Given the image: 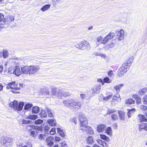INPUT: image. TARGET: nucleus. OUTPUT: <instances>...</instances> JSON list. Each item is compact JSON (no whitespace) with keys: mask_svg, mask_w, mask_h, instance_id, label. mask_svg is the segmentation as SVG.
<instances>
[{"mask_svg":"<svg viewBox=\"0 0 147 147\" xmlns=\"http://www.w3.org/2000/svg\"><path fill=\"white\" fill-rule=\"evenodd\" d=\"M139 97V96L137 94H134L132 96V98H133L134 99H135L136 100Z\"/></svg>","mask_w":147,"mask_h":147,"instance_id":"obj_61","label":"nucleus"},{"mask_svg":"<svg viewBox=\"0 0 147 147\" xmlns=\"http://www.w3.org/2000/svg\"><path fill=\"white\" fill-rule=\"evenodd\" d=\"M22 73L25 74L29 75V66H26L21 67Z\"/></svg>","mask_w":147,"mask_h":147,"instance_id":"obj_16","label":"nucleus"},{"mask_svg":"<svg viewBox=\"0 0 147 147\" xmlns=\"http://www.w3.org/2000/svg\"><path fill=\"white\" fill-rule=\"evenodd\" d=\"M97 141L98 144L102 145V142H103V141L99 139L97 140Z\"/></svg>","mask_w":147,"mask_h":147,"instance_id":"obj_63","label":"nucleus"},{"mask_svg":"<svg viewBox=\"0 0 147 147\" xmlns=\"http://www.w3.org/2000/svg\"><path fill=\"white\" fill-rule=\"evenodd\" d=\"M37 118V116L35 115H30L28 116L27 118L30 119H35Z\"/></svg>","mask_w":147,"mask_h":147,"instance_id":"obj_45","label":"nucleus"},{"mask_svg":"<svg viewBox=\"0 0 147 147\" xmlns=\"http://www.w3.org/2000/svg\"><path fill=\"white\" fill-rule=\"evenodd\" d=\"M6 19H4L3 15L2 13H0V21L2 22L4 21L5 22H6Z\"/></svg>","mask_w":147,"mask_h":147,"instance_id":"obj_47","label":"nucleus"},{"mask_svg":"<svg viewBox=\"0 0 147 147\" xmlns=\"http://www.w3.org/2000/svg\"><path fill=\"white\" fill-rule=\"evenodd\" d=\"M101 53L98 52H95L94 53V55L96 56H100Z\"/></svg>","mask_w":147,"mask_h":147,"instance_id":"obj_62","label":"nucleus"},{"mask_svg":"<svg viewBox=\"0 0 147 147\" xmlns=\"http://www.w3.org/2000/svg\"><path fill=\"white\" fill-rule=\"evenodd\" d=\"M39 115L41 117H45L47 116V112L45 110L42 109L39 113Z\"/></svg>","mask_w":147,"mask_h":147,"instance_id":"obj_23","label":"nucleus"},{"mask_svg":"<svg viewBox=\"0 0 147 147\" xmlns=\"http://www.w3.org/2000/svg\"><path fill=\"white\" fill-rule=\"evenodd\" d=\"M106 128L105 125L104 124L99 125L97 127V130L99 132H102L105 131Z\"/></svg>","mask_w":147,"mask_h":147,"instance_id":"obj_20","label":"nucleus"},{"mask_svg":"<svg viewBox=\"0 0 147 147\" xmlns=\"http://www.w3.org/2000/svg\"><path fill=\"white\" fill-rule=\"evenodd\" d=\"M43 122V121L42 120L40 119H38L36 120L35 121L34 123L36 124H42Z\"/></svg>","mask_w":147,"mask_h":147,"instance_id":"obj_46","label":"nucleus"},{"mask_svg":"<svg viewBox=\"0 0 147 147\" xmlns=\"http://www.w3.org/2000/svg\"><path fill=\"white\" fill-rule=\"evenodd\" d=\"M142 100L144 105H147V95L144 96L143 97Z\"/></svg>","mask_w":147,"mask_h":147,"instance_id":"obj_40","label":"nucleus"},{"mask_svg":"<svg viewBox=\"0 0 147 147\" xmlns=\"http://www.w3.org/2000/svg\"><path fill=\"white\" fill-rule=\"evenodd\" d=\"M117 42L116 39H114L109 42L107 45L105 46V48L106 49H108L113 47L116 45Z\"/></svg>","mask_w":147,"mask_h":147,"instance_id":"obj_13","label":"nucleus"},{"mask_svg":"<svg viewBox=\"0 0 147 147\" xmlns=\"http://www.w3.org/2000/svg\"><path fill=\"white\" fill-rule=\"evenodd\" d=\"M140 109L141 110L144 112L145 113L147 111V106L142 105L141 106Z\"/></svg>","mask_w":147,"mask_h":147,"instance_id":"obj_39","label":"nucleus"},{"mask_svg":"<svg viewBox=\"0 0 147 147\" xmlns=\"http://www.w3.org/2000/svg\"><path fill=\"white\" fill-rule=\"evenodd\" d=\"M61 147H67V145L65 142H63L61 143Z\"/></svg>","mask_w":147,"mask_h":147,"instance_id":"obj_59","label":"nucleus"},{"mask_svg":"<svg viewBox=\"0 0 147 147\" xmlns=\"http://www.w3.org/2000/svg\"><path fill=\"white\" fill-rule=\"evenodd\" d=\"M50 93V91L48 88H44L42 91V94L44 95H49Z\"/></svg>","mask_w":147,"mask_h":147,"instance_id":"obj_33","label":"nucleus"},{"mask_svg":"<svg viewBox=\"0 0 147 147\" xmlns=\"http://www.w3.org/2000/svg\"><path fill=\"white\" fill-rule=\"evenodd\" d=\"M116 110L115 109H108L107 114H110L116 112Z\"/></svg>","mask_w":147,"mask_h":147,"instance_id":"obj_44","label":"nucleus"},{"mask_svg":"<svg viewBox=\"0 0 147 147\" xmlns=\"http://www.w3.org/2000/svg\"><path fill=\"white\" fill-rule=\"evenodd\" d=\"M37 134V132H35V131H32L30 133V135L33 137H35V136Z\"/></svg>","mask_w":147,"mask_h":147,"instance_id":"obj_54","label":"nucleus"},{"mask_svg":"<svg viewBox=\"0 0 147 147\" xmlns=\"http://www.w3.org/2000/svg\"><path fill=\"white\" fill-rule=\"evenodd\" d=\"M100 137L101 139L107 142H109L110 140L109 138L105 135L100 134Z\"/></svg>","mask_w":147,"mask_h":147,"instance_id":"obj_34","label":"nucleus"},{"mask_svg":"<svg viewBox=\"0 0 147 147\" xmlns=\"http://www.w3.org/2000/svg\"><path fill=\"white\" fill-rule=\"evenodd\" d=\"M112 100L111 101V103L113 104V102H114L113 100H115L117 102H118L121 101V98H120V96L118 93H117L113 96L112 98Z\"/></svg>","mask_w":147,"mask_h":147,"instance_id":"obj_17","label":"nucleus"},{"mask_svg":"<svg viewBox=\"0 0 147 147\" xmlns=\"http://www.w3.org/2000/svg\"><path fill=\"white\" fill-rule=\"evenodd\" d=\"M47 112L48 113V116L49 117H53L54 116V113L53 111L49 109L46 108Z\"/></svg>","mask_w":147,"mask_h":147,"instance_id":"obj_30","label":"nucleus"},{"mask_svg":"<svg viewBox=\"0 0 147 147\" xmlns=\"http://www.w3.org/2000/svg\"><path fill=\"white\" fill-rule=\"evenodd\" d=\"M52 95L53 97H57L61 99L63 96H66L69 94L68 92H65L61 89H58L56 88H53L51 90Z\"/></svg>","mask_w":147,"mask_h":147,"instance_id":"obj_2","label":"nucleus"},{"mask_svg":"<svg viewBox=\"0 0 147 147\" xmlns=\"http://www.w3.org/2000/svg\"><path fill=\"white\" fill-rule=\"evenodd\" d=\"M76 47L78 49L83 50H87L90 49L89 43L86 41L81 42L79 44L76 45Z\"/></svg>","mask_w":147,"mask_h":147,"instance_id":"obj_5","label":"nucleus"},{"mask_svg":"<svg viewBox=\"0 0 147 147\" xmlns=\"http://www.w3.org/2000/svg\"><path fill=\"white\" fill-rule=\"evenodd\" d=\"M96 40L97 42H100L101 44H102L103 38L102 36H98L97 37Z\"/></svg>","mask_w":147,"mask_h":147,"instance_id":"obj_41","label":"nucleus"},{"mask_svg":"<svg viewBox=\"0 0 147 147\" xmlns=\"http://www.w3.org/2000/svg\"><path fill=\"white\" fill-rule=\"evenodd\" d=\"M115 33L116 34V38L118 40L120 41L123 39L124 32L123 30H120L119 31H116Z\"/></svg>","mask_w":147,"mask_h":147,"instance_id":"obj_11","label":"nucleus"},{"mask_svg":"<svg viewBox=\"0 0 147 147\" xmlns=\"http://www.w3.org/2000/svg\"><path fill=\"white\" fill-rule=\"evenodd\" d=\"M87 142L88 144H92L93 143V139L92 136H89L87 138Z\"/></svg>","mask_w":147,"mask_h":147,"instance_id":"obj_36","label":"nucleus"},{"mask_svg":"<svg viewBox=\"0 0 147 147\" xmlns=\"http://www.w3.org/2000/svg\"><path fill=\"white\" fill-rule=\"evenodd\" d=\"M125 65V64H123L119 69L117 71V75L119 77H123L129 69L128 67H127L128 66Z\"/></svg>","mask_w":147,"mask_h":147,"instance_id":"obj_7","label":"nucleus"},{"mask_svg":"<svg viewBox=\"0 0 147 147\" xmlns=\"http://www.w3.org/2000/svg\"><path fill=\"white\" fill-rule=\"evenodd\" d=\"M115 34L113 32L110 33L107 35L104 38L102 44H105L107 42L112 39L114 36Z\"/></svg>","mask_w":147,"mask_h":147,"instance_id":"obj_12","label":"nucleus"},{"mask_svg":"<svg viewBox=\"0 0 147 147\" xmlns=\"http://www.w3.org/2000/svg\"><path fill=\"white\" fill-rule=\"evenodd\" d=\"M13 73L17 76L20 75L22 73L21 69L18 66H16L14 68Z\"/></svg>","mask_w":147,"mask_h":147,"instance_id":"obj_14","label":"nucleus"},{"mask_svg":"<svg viewBox=\"0 0 147 147\" xmlns=\"http://www.w3.org/2000/svg\"><path fill=\"white\" fill-rule=\"evenodd\" d=\"M108 75L109 77H112L113 75V71L112 70H110L108 72Z\"/></svg>","mask_w":147,"mask_h":147,"instance_id":"obj_56","label":"nucleus"},{"mask_svg":"<svg viewBox=\"0 0 147 147\" xmlns=\"http://www.w3.org/2000/svg\"><path fill=\"white\" fill-rule=\"evenodd\" d=\"M102 145L104 147H108V144L104 141L102 142Z\"/></svg>","mask_w":147,"mask_h":147,"instance_id":"obj_58","label":"nucleus"},{"mask_svg":"<svg viewBox=\"0 0 147 147\" xmlns=\"http://www.w3.org/2000/svg\"><path fill=\"white\" fill-rule=\"evenodd\" d=\"M31 121L30 120L23 119L22 121V123L24 124H29L31 123Z\"/></svg>","mask_w":147,"mask_h":147,"instance_id":"obj_50","label":"nucleus"},{"mask_svg":"<svg viewBox=\"0 0 147 147\" xmlns=\"http://www.w3.org/2000/svg\"><path fill=\"white\" fill-rule=\"evenodd\" d=\"M32 106V104L27 103L25 105L24 107V109L25 110H29Z\"/></svg>","mask_w":147,"mask_h":147,"instance_id":"obj_37","label":"nucleus"},{"mask_svg":"<svg viewBox=\"0 0 147 147\" xmlns=\"http://www.w3.org/2000/svg\"><path fill=\"white\" fill-rule=\"evenodd\" d=\"M78 117L80 122V129L88 125L87 119L83 113H79Z\"/></svg>","mask_w":147,"mask_h":147,"instance_id":"obj_6","label":"nucleus"},{"mask_svg":"<svg viewBox=\"0 0 147 147\" xmlns=\"http://www.w3.org/2000/svg\"><path fill=\"white\" fill-rule=\"evenodd\" d=\"M80 129L83 131L87 132L89 134H93V130L92 128L88 126V125L84 127H83L82 128Z\"/></svg>","mask_w":147,"mask_h":147,"instance_id":"obj_15","label":"nucleus"},{"mask_svg":"<svg viewBox=\"0 0 147 147\" xmlns=\"http://www.w3.org/2000/svg\"><path fill=\"white\" fill-rule=\"evenodd\" d=\"M51 5L49 4H46L43 6L40 9L42 11H45L51 7Z\"/></svg>","mask_w":147,"mask_h":147,"instance_id":"obj_28","label":"nucleus"},{"mask_svg":"<svg viewBox=\"0 0 147 147\" xmlns=\"http://www.w3.org/2000/svg\"><path fill=\"white\" fill-rule=\"evenodd\" d=\"M54 138L52 136H48L45 140L46 144L49 146H52L54 145Z\"/></svg>","mask_w":147,"mask_h":147,"instance_id":"obj_10","label":"nucleus"},{"mask_svg":"<svg viewBox=\"0 0 147 147\" xmlns=\"http://www.w3.org/2000/svg\"><path fill=\"white\" fill-rule=\"evenodd\" d=\"M80 96L82 99H83L85 98L86 95L84 94H80Z\"/></svg>","mask_w":147,"mask_h":147,"instance_id":"obj_64","label":"nucleus"},{"mask_svg":"<svg viewBox=\"0 0 147 147\" xmlns=\"http://www.w3.org/2000/svg\"><path fill=\"white\" fill-rule=\"evenodd\" d=\"M133 59V58L132 57L129 59L126 62H125L123 64H125V65H126L127 66H128L127 67H128V68H129L131 66L130 63L132 62Z\"/></svg>","mask_w":147,"mask_h":147,"instance_id":"obj_22","label":"nucleus"},{"mask_svg":"<svg viewBox=\"0 0 147 147\" xmlns=\"http://www.w3.org/2000/svg\"><path fill=\"white\" fill-rule=\"evenodd\" d=\"M8 55V53L7 51H3V56L4 58H7Z\"/></svg>","mask_w":147,"mask_h":147,"instance_id":"obj_49","label":"nucleus"},{"mask_svg":"<svg viewBox=\"0 0 147 147\" xmlns=\"http://www.w3.org/2000/svg\"><path fill=\"white\" fill-rule=\"evenodd\" d=\"M118 113L120 119L121 120H124L125 118L124 113L122 111H118Z\"/></svg>","mask_w":147,"mask_h":147,"instance_id":"obj_26","label":"nucleus"},{"mask_svg":"<svg viewBox=\"0 0 147 147\" xmlns=\"http://www.w3.org/2000/svg\"><path fill=\"white\" fill-rule=\"evenodd\" d=\"M63 103L65 106L72 109H80L82 106L81 104L78 100L71 98L63 100Z\"/></svg>","mask_w":147,"mask_h":147,"instance_id":"obj_1","label":"nucleus"},{"mask_svg":"<svg viewBox=\"0 0 147 147\" xmlns=\"http://www.w3.org/2000/svg\"><path fill=\"white\" fill-rule=\"evenodd\" d=\"M138 117L139 120L141 122H146L147 121L146 119L145 116L142 115H139Z\"/></svg>","mask_w":147,"mask_h":147,"instance_id":"obj_27","label":"nucleus"},{"mask_svg":"<svg viewBox=\"0 0 147 147\" xmlns=\"http://www.w3.org/2000/svg\"><path fill=\"white\" fill-rule=\"evenodd\" d=\"M40 110L39 107L38 106L33 107L32 109V112L33 113H37Z\"/></svg>","mask_w":147,"mask_h":147,"instance_id":"obj_35","label":"nucleus"},{"mask_svg":"<svg viewBox=\"0 0 147 147\" xmlns=\"http://www.w3.org/2000/svg\"><path fill=\"white\" fill-rule=\"evenodd\" d=\"M112 119L114 120H117L118 119L117 115L115 114H113L111 115Z\"/></svg>","mask_w":147,"mask_h":147,"instance_id":"obj_48","label":"nucleus"},{"mask_svg":"<svg viewBox=\"0 0 147 147\" xmlns=\"http://www.w3.org/2000/svg\"><path fill=\"white\" fill-rule=\"evenodd\" d=\"M9 85L10 86L11 90L10 91L14 94L19 93L20 92L16 91L20 89V87H18L17 83L15 81H13L9 83Z\"/></svg>","mask_w":147,"mask_h":147,"instance_id":"obj_8","label":"nucleus"},{"mask_svg":"<svg viewBox=\"0 0 147 147\" xmlns=\"http://www.w3.org/2000/svg\"><path fill=\"white\" fill-rule=\"evenodd\" d=\"M55 128H53L51 129V130L50 131V134L51 135H54L55 133Z\"/></svg>","mask_w":147,"mask_h":147,"instance_id":"obj_53","label":"nucleus"},{"mask_svg":"<svg viewBox=\"0 0 147 147\" xmlns=\"http://www.w3.org/2000/svg\"><path fill=\"white\" fill-rule=\"evenodd\" d=\"M136 103L137 104H139L141 102V98L140 97H139L136 100Z\"/></svg>","mask_w":147,"mask_h":147,"instance_id":"obj_57","label":"nucleus"},{"mask_svg":"<svg viewBox=\"0 0 147 147\" xmlns=\"http://www.w3.org/2000/svg\"><path fill=\"white\" fill-rule=\"evenodd\" d=\"M57 131L59 134L63 138L65 137V135L63 130L59 128H57Z\"/></svg>","mask_w":147,"mask_h":147,"instance_id":"obj_29","label":"nucleus"},{"mask_svg":"<svg viewBox=\"0 0 147 147\" xmlns=\"http://www.w3.org/2000/svg\"><path fill=\"white\" fill-rule=\"evenodd\" d=\"M135 101L132 98H130L128 99L125 101V103L126 104H132L135 103Z\"/></svg>","mask_w":147,"mask_h":147,"instance_id":"obj_32","label":"nucleus"},{"mask_svg":"<svg viewBox=\"0 0 147 147\" xmlns=\"http://www.w3.org/2000/svg\"><path fill=\"white\" fill-rule=\"evenodd\" d=\"M136 109H127V115L129 118L131 117L133 113L135 111Z\"/></svg>","mask_w":147,"mask_h":147,"instance_id":"obj_31","label":"nucleus"},{"mask_svg":"<svg viewBox=\"0 0 147 147\" xmlns=\"http://www.w3.org/2000/svg\"><path fill=\"white\" fill-rule=\"evenodd\" d=\"M101 87V85L98 84L97 85L96 87L92 89V95H93L95 93H98L100 91V90Z\"/></svg>","mask_w":147,"mask_h":147,"instance_id":"obj_18","label":"nucleus"},{"mask_svg":"<svg viewBox=\"0 0 147 147\" xmlns=\"http://www.w3.org/2000/svg\"><path fill=\"white\" fill-rule=\"evenodd\" d=\"M103 81L105 82L108 83H109L111 82V80L107 77L104 78Z\"/></svg>","mask_w":147,"mask_h":147,"instance_id":"obj_43","label":"nucleus"},{"mask_svg":"<svg viewBox=\"0 0 147 147\" xmlns=\"http://www.w3.org/2000/svg\"><path fill=\"white\" fill-rule=\"evenodd\" d=\"M24 103L23 102H20L18 104V102L15 100L10 103L9 106L15 111H20L22 109Z\"/></svg>","mask_w":147,"mask_h":147,"instance_id":"obj_3","label":"nucleus"},{"mask_svg":"<svg viewBox=\"0 0 147 147\" xmlns=\"http://www.w3.org/2000/svg\"><path fill=\"white\" fill-rule=\"evenodd\" d=\"M13 140L10 137H3L1 139V143L3 146L9 147L12 145Z\"/></svg>","mask_w":147,"mask_h":147,"instance_id":"obj_4","label":"nucleus"},{"mask_svg":"<svg viewBox=\"0 0 147 147\" xmlns=\"http://www.w3.org/2000/svg\"><path fill=\"white\" fill-rule=\"evenodd\" d=\"M55 140L56 142H59L61 140V138L58 136H55Z\"/></svg>","mask_w":147,"mask_h":147,"instance_id":"obj_55","label":"nucleus"},{"mask_svg":"<svg viewBox=\"0 0 147 147\" xmlns=\"http://www.w3.org/2000/svg\"><path fill=\"white\" fill-rule=\"evenodd\" d=\"M6 19V22H10L11 21H12L14 20V17L13 16H8L7 18Z\"/></svg>","mask_w":147,"mask_h":147,"instance_id":"obj_38","label":"nucleus"},{"mask_svg":"<svg viewBox=\"0 0 147 147\" xmlns=\"http://www.w3.org/2000/svg\"><path fill=\"white\" fill-rule=\"evenodd\" d=\"M47 122L50 126H55L56 125L55 119H50L48 120Z\"/></svg>","mask_w":147,"mask_h":147,"instance_id":"obj_24","label":"nucleus"},{"mask_svg":"<svg viewBox=\"0 0 147 147\" xmlns=\"http://www.w3.org/2000/svg\"><path fill=\"white\" fill-rule=\"evenodd\" d=\"M147 92V88L145 87L140 90L138 91V94L142 96Z\"/></svg>","mask_w":147,"mask_h":147,"instance_id":"obj_21","label":"nucleus"},{"mask_svg":"<svg viewBox=\"0 0 147 147\" xmlns=\"http://www.w3.org/2000/svg\"><path fill=\"white\" fill-rule=\"evenodd\" d=\"M40 69L39 65H31L29 66V75L35 74L38 72Z\"/></svg>","mask_w":147,"mask_h":147,"instance_id":"obj_9","label":"nucleus"},{"mask_svg":"<svg viewBox=\"0 0 147 147\" xmlns=\"http://www.w3.org/2000/svg\"><path fill=\"white\" fill-rule=\"evenodd\" d=\"M112 97V95H110L109 96L103 98V99L104 100H107L109 99H110Z\"/></svg>","mask_w":147,"mask_h":147,"instance_id":"obj_51","label":"nucleus"},{"mask_svg":"<svg viewBox=\"0 0 147 147\" xmlns=\"http://www.w3.org/2000/svg\"><path fill=\"white\" fill-rule=\"evenodd\" d=\"M139 130L142 131V130L147 131V123H142L139 125Z\"/></svg>","mask_w":147,"mask_h":147,"instance_id":"obj_19","label":"nucleus"},{"mask_svg":"<svg viewBox=\"0 0 147 147\" xmlns=\"http://www.w3.org/2000/svg\"><path fill=\"white\" fill-rule=\"evenodd\" d=\"M100 56L102 58H103V59H106V55L103 53H101L100 54Z\"/></svg>","mask_w":147,"mask_h":147,"instance_id":"obj_60","label":"nucleus"},{"mask_svg":"<svg viewBox=\"0 0 147 147\" xmlns=\"http://www.w3.org/2000/svg\"><path fill=\"white\" fill-rule=\"evenodd\" d=\"M123 86L124 84H119L115 86L114 87V88L116 90L117 92H119Z\"/></svg>","mask_w":147,"mask_h":147,"instance_id":"obj_25","label":"nucleus"},{"mask_svg":"<svg viewBox=\"0 0 147 147\" xmlns=\"http://www.w3.org/2000/svg\"><path fill=\"white\" fill-rule=\"evenodd\" d=\"M45 137V135L43 134H41L38 136V138L40 140L44 139Z\"/></svg>","mask_w":147,"mask_h":147,"instance_id":"obj_52","label":"nucleus"},{"mask_svg":"<svg viewBox=\"0 0 147 147\" xmlns=\"http://www.w3.org/2000/svg\"><path fill=\"white\" fill-rule=\"evenodd\" d=\"M105 131L108 134L110 135L112 132V130L111 128L110 127H109L106 129L105 128Z\"/></svg>","mask_w":147,"mask_h":147,"instance_id":"obj_42","label":"nucleus"}]
</instances>
